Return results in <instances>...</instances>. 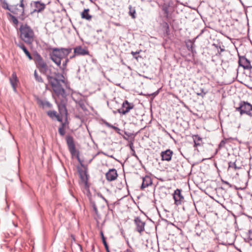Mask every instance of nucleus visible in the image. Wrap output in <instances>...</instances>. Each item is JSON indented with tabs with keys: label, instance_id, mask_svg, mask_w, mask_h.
I'll return each instance as SVG.
<instances>
[{
	"label": "nucleus",
	"instance_id": "obj_12",
	"mask_svg": "<svg viewBox=\"0 0 252 252\" xmlns=\"http://www.w3.org/2000/svg\"><path fill=\"white\" fill-rule=\"evenodd\" d=\"M236 110H252V105L248 101H241Z\"/></svg>",
	"mask_w": 252,
	"mask_h": 252
},
{
	"label": "nucleus",
	"instance_id": "obj_42",
	"mask_svg": "<svg viewBox=\"0 0 252 252\" xmlns=\"http://www.w3.org/2000/svg\"><path fill=\"white\" fill-rule=\"evenodd\" d=\"M131 151V155L132 156L135 157L137 159H138V157L137 156V155L136 154L134 149H132Z\"/></svg>",
	"mask_w": 252,
	"mask_h": 252
},
{
	"label": "nucleus",
	"instance_id": "obj_38",
	"mask_svg": "<svg viewBox=\"0 0 252 252\" xmlns=\"http://www.w3.org/2000/svg\"><path fill=\"white\" fill-rule=\"evenodd\" d=\"M240 115L242 116L244 114L250 116V117L252 116V111H240Z\"/></svg>",
	"mask_w": 252,
	"mask_h": 252
},
{
	"label": "nucleus",
	"instance_id": "obj_1",
	"mask_svg": "<svg viewBox=\"0 0 252 252\" xmlns=\"http://www.w3.org/2000/svg\"><path fill=\"white\" fill-rule=\"evenodd\" d=\"M47 80L54 92L58 95L63 96L65 93L63 84H65L64 78L62 74L58 73L55 76L47 75Z\"/></svg>",
	"mask_w": 252,
	"mask_h": 252
},
{
	"label": "nucleus",
	"instance_id": "obj_16",
	"mask_svg": "<svg viewBox=\"0 0 252 252\" xmlns=\"http://www.w3.org/2000/svg\"><path fill=\"white\" fill-rule=\"evenodd\" d=\"M18 82V80L17 79L16 74L15 73H13L11 77L10 78V82L13 88V91L16 92V86L17 85V82Z\"/></svg>",
	"mask_w": 252,
	"mask_h": 252
},
{
	"label": "nucleus",
	"instance_id": "obj_53",
	"mask_svg": "<svg viewBox=\"0 0 252 252\" xmlns=\"http://www.w3.org/2000/svg\"><path fill=\"white\" fill-rule=\"evenodd\" d=\"M104 200H105V201H106V199H105L104 198H103Z\"/></svg>",
	"mask_w": 252,
	"mask_h": 252
},
{
	"label": "nucleus",
	"instance_id": "obj_26",
	"mask_svg": "<svg viewBox=\"0 0 252 252\" xmlns=\"http://www.w3.org/2000/svg\"><path fill=\"white\" fill-rule=\"evenodd\" d=\"M103 123L107 127L114 129L117 133H120V129L119 128H118V127H116L112 125L111 124L109 123L108 122H107L105 121H103Z\"/></svg>",
	"mask_w": 252,
	"mask_h": 252
},
{
	"label": "nucleus",
	"instance_id": "obj_52",
	"mask_svg": "<svg viewBox=\"0 0 252 252\" xmlns=\"http://www.w3.org/2000/svg\"><path fill=\"white\" fill-rule=\"evenodd\" d=\"M113 112L115 114L117 111H114Z\"/></svg>",
	"mask_w": 252,
	"mask_h": 252
},
{
	"label": "nucleus",
	"instance_id": "obj_31",
	"mask_svg": "<svg viewBox=\"0 0 252 252\" xmlns=\"http://www.w3.org/2000/svg\"><path fill=\"white\" fill-rule=\"evenodd\" d=\"M64 126V124L62 123V126L60 127L59 128V132L61 136H63L65 134V130L63 128Z\"/></svg>",
	"mask_w": 252,
	"mask_h": 252
},
{
	"label": "nucleus",
	"instance_id": "obj_22",
	"mask_svg": "<svg viewBox=\"0 0 252 252\" xmlns=\"http://www.w3.org/2000/svg\"><path fill=\"white\" fill-rule=\"evenodd\" d=\"M123 107L125 109V110H130L133 109L134 105L132 103H129L127 100H125L123 103Z\"/></svg>",
	"mask_w": 252,
	"mask_h": 252
},
{
	"label": "nucleus",
	"instance_id": "obj_4",
	"mask_svg": "<svg viewBox=\"0 0 252 252\" xmlns=\"http://www.w3.org/2000/svg\"><path fill=\"white\" fill-rule=\"evenodd\" d=\"M33 60L40 72L44 74H46L48 68V65L42 57L37 53L34 55Z\"/></svg>",
	"mask_w": 252,
	"mask_h": 252
},
{
	"label": "nucleus",
	"instance_id": "obj_23",
	"mask_svg": "<svg viewBox=\"0 0 252 252\" xmlns=\"http://www.w3.org/2000/svg\"><path fill=\"white\" fill-rule=\"evenodd\" d=\"M236 160L234 162L230 161L228 162V170L230 169H233L234 170L240 169L241 168V166H239L236 163Z\"/></svg>",
	"mask_w": 252,
	"mask_h": 252
},
{
	"label": "nucleus",
	"instance_id": "obj_30",
	"mask_svg": "<svg viewBox=\"0 0 252 252\" xmlns=\"http://www.w3.org/2000/svg\"><path fill=\"white\" fill-rule=\"evenodd\" d=\"M91 204L93 208V210L94 211L95 214L98 216V210L97 209L96 205L95 203V202L92 200H91Z\"/></svg>",
	"mask_w": 252,
	"mask_h": 252
},
{
	"label": "nucleus",
	"instance_id": "obj_20",
	"mask_svg": "<svg viewBox=\"0 0 252 252\" xmlns=\"http://www.w3.org/2000/svg\"><path fill=\"white\" fill-rule=\"evenodd\" d=\"M89 9H85L81 13V17L83 19H85L87 20H90L92 18V16L89 14Z\"/></svg>",
	"mask_w": 252,
	"mask_h": 252
},
{
	"label": "nucleus",
	"instance_id": "obj_15",
	"mask_svg": "<svg viewBox=\"0 0 252 252\" xmlns=\"http://www.w3.org/2000/svg\"><path fill=\"white\" fill-rule=\"evenodd\" d=\"M173 152L170 150H166L161 153V156L162 160L170 161L171 159Z\"/></svg>",
	"mask_w": 252,
	"mask_h": 252
},
{
	"label": "nucleus",
	"instance_id": "obj_34",
	"mask_svg": "<svg viewBox=\"0 0 252 252\" xmlns=\"http://www.w3.org/2000/svg\"><path fill=\"white\" fill-rule=\"evenodd\" d=\"M78 105L83 110H87V108L86 107L85 102L83 101H80L78 103Z\"/></svg>",
	"mask_w": 252,
	"mask_h": 252
},
{
	"label": "nucleus",
	"instance_id": "obj_5",
	"mask_svg": "<svg viewBox=\"0 0 252 252\" xmlns=\"http://www.w3.org/2000/svg\"><path fill=\"white\" fill-rule=\"evenodd\" d=\"M47 115L52 119L62 122L63 118L67 119V111H47Z\"/></svg>",
	"mask_w": 252,
	"mask_h": 252
},
{
	"label": "nucleus",
	"instance_id": "obj_14",
	"mask_svg": "<svg viewBox=\"0 0 252 252\" xmlns=\"http://www.w3.org/2000/svg\"><path fill=\"white\" fill-rule=\"evenodd\" d=\"M152 181L151 178L149 176H145L142 178V183L141 186V189H144L149 186L152 185Z\"/></svg>",
	"mask_w": 252,
	"mask_h": 252
},
{
	"label": "nucleus",
	"instance_id": "obj_43",
	"mask_svg": "<svg viewBox=\"0 0 252 252\" xmlns=\"http://www.w3.org/2000/svg\"><path fill=\"white\" fill-rule=\"evenodd\" d=\"M225 51V49H224V48L220 47V50L218 51V53L216 54L217 56H218V55L220 56L221 55V53L223 52V51Z\"/></svg>",
	"mask_w": 252,
	"mask_h": 252
},
{
	"label": "nucleus",
	"instance_id": "obj_24",
	"mask_svg": "<svg viewBox=\"0 0 252 252\" xmlns=\"http://www.w3.org/2000/svg\"><path fill=\"white\" fill-rule=\"evenodd\" d=\"M24 0H20V4L19 6L21 7V9L18 10L17 12H15V14H19L20 15L23 16L24 13V4L23 3Z\"/></svg>",
	"mask_w": 252,
	"mask_h": 252
},
{
	"label": "nucleus",
	"instance_id": "obj_45",
	"mask_svg": "<svg viewBox=\"0 0 252 252\" xmlns=\"http://www.w3.org/2000/svg\"><path fill=\"white\" fill-rule=\"evenodd\" d=\"M165 25L166 27V32L167 33L169 31V27L168 24L167 23H165Z\"/></svg>",
	"mask_w": 252,
	"mask_h": 252
},
{
	"label": "nucleus",
	"instance_id": "obj_41",
	"mask_svg": "<svg viewBox=\"0 0 252 252\" xmlns=\"http://www.w3.org/2000/svg\"><path fill=\"white\" fill-rule=\"evenodd\" d=\"M11 18L12 20V22L14 24H15V25L18 24V21L17 19L15 16H12Z\"/></svg>",
	"mask_w": 252,
	"mask_h": 252
},
{
	"label": "nucleus",
	"instance_id": "obj_46",
	"mask_svg": "<svg viewBox=\"0 0 252 252\" xmlns=\"http://www.w3.org/2000/svg\"><path fill=\"white\" fill-rule=\"evenodd\" d=\"M119 113L121 114L122 115H126L129 111H118Z\"/></svg>",
	"mask_w": 252,
	"mask_h": 252
},
{
	"label": "nucleus",
	"instance_id": "obj_28",
	"mask_svg": "<svg viewBox=\"0 0 252 252\" xmlns=\"http://www.w3.org/2000/svg\"><path fill=\"white\" fill-rule=\"evenodd\" d=\"M34 77L36 82L39 83H43V80L41 76L39 75L36 70L34 71Z\"/></svg>",
	"mask_w": 252,
	"mask_h": 252
},
{
	"label": "nucleus",
	"instance_id": "obj_18",
	"mask_svg": "<svg viewBox=\"0 0 252 252\" xmlns=\"http://www.w3.org/2000/svg\"><path fill=\"white\" fill-rule=\"evenodd\" d=\"M17 46L20 48L25 53V54L26 55V56L28 57V58L29 59V60H32V55H31L29 51L28 50V49L26 48L25 46L23 43H20L18 44H17Z\"/></svg>",
	"mask_w": 252,
	"mask_h": 252
},
{
	"label": "nucleus",
	"instance_id": "obj_13",
	"mask_svg": "<svg viewBox=\"0 0 252 252\" xmlns=\"http://www.w3.org/2000/svg\"><path fill=\"white\" fill-rule=\"evenodd\" d=\"M74 52L75 55H81L85 56L87 55H89V52L88 50L85 48H83L80 46H77L74 49Z\"/></svg>",
	"mask_w": 252,
	"mask_h": 252
},
{
	"label": "nucleus",
	"instance_id": "obj_33",
	"mask_svg": "<svg viewBox=\"0 0 252 252\" xmlns=\"http://www.w3.org/2000/svg\"><path fill=\"white\" fill-rule=\"evenodd\" d=\"M57 103L58 106V110H67L64 104L62 102H61L60 103L57 102Z\"/></svg>",
	"mask_w": 252,
	"mask_h": 252
},
{
	"label": "nucleus",
	"instance_id": "obj_21",
	"mask_svg": "<svg viewBox=\"0 0 252 252\" xmlns=\"http://www.w3.org/2000/svg\"><path fill=\"white\" fill-rule=\"evenodd\" d=\"M193 139L194 142V147H196L198 146L201 145V142L202 138L198 135H195L193 136Z\"/></svg>",
	"mask_w": 252,
	"mask_h": 252
},
{
	"label": "nucleus",
	"instance_id": "obj_49",
	"mask_svg": "<svg viewBox=\"0 0 252 252\" xmlns=\"http://www.w3.org/2000/svg\"><path fill=\"white\" fill-rule=\"evenodd\" d=\"M80 178L82 180H84V176L82 174H80Z\"/></svg>",
	"mask_w": 252,
	"mask_h": 252
},
{
	"label": "nucleus",
	"instance_id": "obj_51",
	"mask_svg": "<svg viewBox=\"0 0 252 252\" xmlns=\"http://www.w3.org/2000/svg\"><path fill=\"white\" fill-rule=\"evenodd\" d=\"M87 180H88V179H87V178H86V180L85 182H87Z\"/></svg>",
	"mask_w": 252,
	"mask_h": 252
},
{
	"label": "nucleus",
	"instance_id": "obj_17",
	"mask_svg": "<svg viewBox=\"0 0 252 252\" xmlns=\"http://www.w3.org/2000/svg\"><path fill=\"white\" fill-rule=\"evenodd\" d=\"M34 5L36 9H34V11H37L38 12H41L42 10L44 9L45 8V5L44 3L40 2L39 1L34 2Z\"/></svg>",
	"mask_w": 252,
	"mask_h": 252
},
{
	"label": "nucleus",
	"instance_id": "obj_36",
	"mask_svg": "<svg viewBox=\"0 0 252 252\" xmlns=\"http://www.w3.org/2000/svg\"><path fill=\"white\" fill-rule=\"evenodd\" d=\"M226 144V140H222L220 141L219 145V149H221L222 148L225 146Z\"/></svg>",
	"mask_w": 252,
	"mask_h": 252
},
{
	"label": "nucleus",
	"instance_id": "obj_32",
	"mask_svg": "<svg viewBox=\"0 0 252 252\" xmlns=\"http://www.w3.org/2000/svg\"><path fill=\"white\" fill-rule=\"evenodd\" d=\"M140 51H141L140 50V51H136V52L132 51L131 52V54L132 55L133 58H135L137 61L138 60L139 58H141V57L140 56L137 55L138 54H139Z\"/></svg>",
	"mask_w": 252,
	"mask_h": 252
},
{
	"label": "nucleus",
	"instance_id": "obj_19",
	"mask_svg": "<svg viewBox=\"0 0 252 252\" xmlns=\"http://www.w3.org/2000/svg\"><path fill=\"white\" fill-rule=\"evenodd\" d=\"M186 45L189 51H191L192 54L196 53L195 50L193 49L194 44L192 42H191V40H188L186 42Z\"/></svg>",
	"mask_w": 252,
	"mask_h": 252
},
{
	"label": "nucleus",
	"instance_id": "obj_3",
	"mask_svg": "<svg viewBox=\"0 0 252 252\" xmlns=\"http://www.w3.org/2000/svg\"><path fill=\"white\" fill-rule=\"evenodd\" d=\"M19 30L21 39L27 44H31L34 38V32L32 28L27 24L22 25Z\"/></svg>",
	"mask_w": 252,
	"mask_h": 252
},
{
	"label": "nucleus",
	"instance_id": "obj_35",
	"mask_svg": "<svg viewBox=\"0 0 252 252\" xmlns=\"http://www.w3.org/2000/svg\"><path fill=\"white\" fill-rule=\"evenodd\" d=\"M100 235H101V238H102L103 244L104 246L106 247L107 243L106 242L105 238V237L104 236V234H103V233L102 231L100 232Z\"/></svg>",
	"mask_w": 252,
	"mask_h": 252
},
{
	"label": "nucleus",
	"instance_id": "obj_44",
	"mask_svg": "<svg viewBox=\"0 0 252 252\" xmlns=\"http://www.w3.org/2000/svg\"><path fill=\"white\" fill-rule=\"evenodd\" d=\"M129 148L130 149V150H131L132 149H134V146H133V143L132 141H131L130 142H129Z\"/></svg>",
	"mask_w": 252,
	"mask_h": 252
},
{
	"label": "nucleus",
	"instance_id": "obj_27",
	"mask_svg": "<svg viewBox=\"0 0 252 252\" xmlns=\"http://www.w3.org/2000/svg\"><path fill=\"white\" fill-rule=\"evenodd\" d=\"M129 15L131 16L133 19H135L136 18L135 15V7H133L131 5H129Z\"/></svg>",
	"mask_w": 252,
	"mask_h": 252
},
{
	"label": "nucleus",
	"instance_id": "obj_2",
	"mask_svg": "<svg viewBox=\"0 0 252 252\" xmlns=\"http://www.w3.org/2000/svg\"><path fill=\"white\" fill-rule=\"evenodd\" d=\"M71 50L72 49L70 48H54L52 52L49 54L50 58L57 66H60L62 60L67 57Z\"/></svg>",
	"mask_w": 252,
	"mask_h": 252
},
{
	"label": "nucleus",
	"instance_id": "obj_39",
	"mask_svg": "<svg viewBox=\"0 0 252 252\" xmlns=\"http://www.w3.org/2000/svg\"><path fill=\"white\" fill-rule=\"evenodd\" d=\"M248 239L249 241H252V230L250 229L249 230L248 233Z\"/></svg>",
	"mask_w": 252,
	"mask_h": 252
},
{
	"label": "nucleus",
	"instance_id": "obj_40",
	"mask_svg": "<svg viewBox=\"0 0 252 252\" xmlns=\"http://www.w3.org/2000/svg\"><path fill=\"white\" fill-rule=\"evenodd\" d=\"M203 32H204V30H202L201 31L200 33L195 38H193L192 40H191V42H192L193 44L194 45V42H195L196 39L203 33Z\"/></svg>",
	"mask_w": 252,
	"mask_h": 252
},
{
	"label": "nucleus",
	"instance_id": "obj_48",
	"mask_svg": "<svg viewBox=\"0 0 252 252\" xmlns=\"http://www.w3.org/2000/svg\"><path fill=\"white\" fill-rule=\"evenodd\" d=\"M223 182L224 184H226V185H229L230 187L231 186H230V184H229L228 182L223 181Z\"/></svg>",
	"mask_w": 252,
	"mask_h": 252
},
{
	"label": "nucleus",
	"instance_id": "obj_11",
	"mask_svg": "<svg viewBox=\"0 0 252 252\" xmlns=\"http://www.w3.org/2000/svg\"><path fill=\"white\" fill-rule=\"evenodd\" d=\"M36 102L39 107L42 109H47L51 107V104L45 98H37Z\"/></svg>",
	"mask_w": 252,
	"mask_h": 252
},
{
	"label": "nucleus",
	"instance_id": "obj_25",
	"mask_svg": "<svg viewBox=\"0 0 252 252\" xmlns=\"http://www.w3.org/2000/svg\"><path fill=\"white\" fill-rule=\"evenodd\" d=\"M62 61H63L62 64L61 63V65L58 66L62 70L64 71L66 68L67 63L69 61V59L67 57H66Z\"/></svg>",
	"mask_w": 252,
	"mask_h": 252
},
{
	"label": "nucleus",
	"instance_id": "obj_6",
	"mask_svg": "<svg viewBox=\"0 0 252 252\" xmlns=\"http://www.w3.org/2000/svg\"><path fill=\"white\" fill-rule=\"evenodd\" d=\"M65 139L70 154L72 155H75L76 151L73 137L71 135H67L65 137Z\"/></svg>",
	"mask_w": 252,
	"mask_h": 252
},
{
	"label": "nucleus",
	"instance_id": "obj_50",
	"mask_svg": "<svg viewBox=\"0 0 252 252\" xmlns=\"http://www.w3.org/2000/svg\"><path fill=\"white\" fill-rule=\"evenodd\" d=\"M79 247H80V250H82V246L79 245Z\"/></svg>",
	"mask_w": 252,
	"mask_h": 252
},
{
	"label": "nucleus",
	"instance_id": "obj_29",
	"mask_svg": "<svg viewBox=\"0 0 252 252\" xmlns=\"http://www.w3.org/2000/svg\"><path fill=\"white\" fill-rule=\"evenodd\" d=\"M169 6L166 4H164L162 6V10L164 11V14L166 15V16L167 17L169 14L168 11Z\"/></svg>",
	"mask_w": 252,
	"mask_h": 252
},
{
	"label": "nucleus",
	"instance_id": "obj_47",
	"mask_svg": "<svg viewBox=\"0 0 252 252\" xmlns=\"http://www.w3.org/2000/svg\"><path fill=\"white\" fill-rule=\"evenodd\" d=\"M105 247V248L106 249V251L107 252H109V247H108V244H107V246H104Z\"/></svg>",
	"mask_w": 252,
	"mask_h": 252
},
{
	"label": "nucleus",
	"instance_id": "obj_8",
	"mask_svg": "<svg viewBox=\"0 0 252 252\" xmlns=\"http://www.w3.org/2000/svg\"><path fill=\"white\" fill-rule=\"evenodd\" d=\"M239 64L245 69H250L252 68L250 61L245 56H239Z\"/></svg>",
	"mask_w": 252,
	"mask_h": 252
},
{
	"label": "nucleus",
	"instance_id": "obj_37",
	"mask_svg": "<svg viewBox=\"0 0 252 252\" xmlns=\"http://www.w3.org/2000/svg\"><path fill=\"white\" fill-rule=\"evenodd\" d=\"M196 94L197 95H199L203 97L206 94V92H204L203 89H201L200 92H197Z\"/></svg>",
	"mask_w": 252,
	"mask_h": 252
},
{
	"label": "nucleus",
	"instance_id": "obj_10",
	"mask_svg": "<svg viewBox=\"0 0 252 252\" xmlns=\"http://www.w3.org/2000/svg\"><path fill=\"white\" fill-rule=\"evenodd\" d=\"M173 198L175 201V204L176 205H179L182 204L184 198L181 194L180 189H177L175 190L173 194Z\"/></svg>",
	"mask_w": 252,
	"mask_h": 252
},
{
	"label": "nucleus",
	"instance_id": "obj_7",
	"mask_svg": "<svg viewBox=\"0 0 252 252\" xmlns=\"http://www.w3.org/2000/svg\"><path fill=\"white\" fill-rule=\"evenodd\" d=\"M134 223L136 225V230L141 234L145 230V222L142 221L140 217H136L134 219Z\"/></svg>",
	"mask_w": 252,
	"mask_h": 252
},
{
	"label": "nucleus",
	"instance_id": "obj_9",
	"mask_svg": "<svg viewBox=\"0 0 252 252\" xmlns=\"http://www.w3.org/2000/svg\"><path fill=\"white\" fill-rule=\"evenodd\" d=\"M118 176L117 171L115 168L110 169L105 174L106 179L108 181L115 180L117 178Z\"/></svg>",
	"mask_w": 252,
	"mask_h": 252
}]
</instances>
